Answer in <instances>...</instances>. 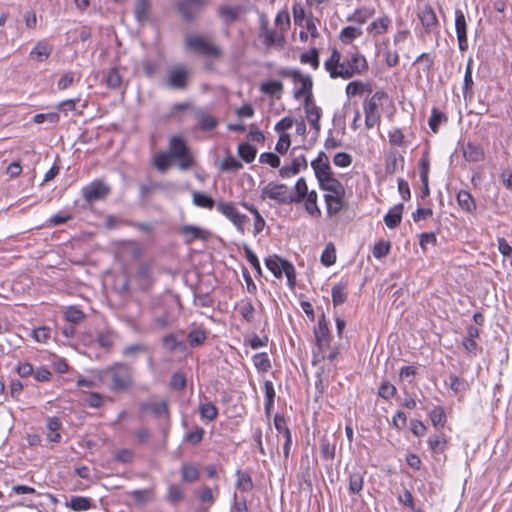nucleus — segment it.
I'll list each match as a JSON object with an SVG mask.
<instances>
[{
    "label": "nucleus",
    "mask_w": 512,
    "mask_h": 512,
    "mask_svg": "<svg viewBox=\"0 0 512 512\" xmlns=\"http://www.w3.org/2000/svg\"><path fill=\"white\" fill-rule=\"evenodd\" d=\"M324 68L331 78L348 80L365 74L369 65L365 56L354 47L345 54L333 49L330 57L324 62Z\"/></svg>",
    "instance_id": "f257e3e1"
},
{
    "label": "nucleus",
    "mask_w": 512,
    "mask_h": 512,
    "mask_svg": "<svg viewBox=\"0 0 512 512\" xmlns=\"http://www.w3.org/2000/svg\"><path fill=\"white\" fill-rule=\"evenodd\" d=\"M98 379L114 393L130 390L134 385L133 368L125 362H115L97 373Z\"/></svg>",
    "instance_id": "f03ea898"
},
{
    "label": "nucleus",
    "mask_w": 512,
    "mask_h": 512,
    "mask_svg": "<svg viewBox=\"0 0 512 512\" xmlns=\"http://www.w3.org/2000/svg\"><path fill=\"white\" fill-rule=\"evenodd\" d=\"M167 153L178 160V167L181 170H188L194 166V158L190 154L185 140L180 136H172L169 139V151Z\"/></svg>",
    "instance_id": "7ed1b4c3"
},
{
    "label": "nucleus",
    "mask_w": 512,
    "mask_h": 512,
    "mask_svg": "<svg viewBox=\"0 0 512 512\" xmlns=\"http://www.w3.org/2000/svg\"><path fill=\"white\" fill-rule=\"evenodd\" d=\"M282 76L289 77L295 84H300V87L294 91V98L300 99L305 97V104L308 105L312 102V86L313 82L309 75H303L299 70H283L280 72Z\"/></svg>",
    "instance_id": "20e7f679"
},
{
    "label": "nucleus",
    "mask_w": 512,
    "mask_h": 512,
    "mask_svg": "<svg viewBox=\"0 0 512 512\" xmlns=\"http://www.w3.org/2000/svg\"><path fill=\"white\" fill-rule=\"evenodd\" d=\"M259 37L263 39V42L267 49L277 48L283 49L285 45V37L282 32H277L274 29L269 28V21L264 13L259 15Z\"/></svg>",
    "instance_id": "39448f33"
},
{
    "label": "nucleus",
    "mask_w": 512,
    "mask_h": 512,
    "mask_svg": "<svg viewBox=\"0 0 512 512\" xmlns=\"http://www.w3.org/2000/svg\"><path fill=\"white\" fill-rule=\"evenodd\" d=\"M266 267L273 273L276 278H281L284 273L290 287L296 282V273L294 266L287 260L277 255L269 256L265 259Z\"/></svg>",
    "instance_id": "423d86ee"
},
{
    "label": "nucleus",
    "mask_w": 512,
    "mask_h": 512,
    "mask_svg": "<svg viewBox=\"0 0 512 512\" xmlns=\"http://www.w3.org/2000/svg\"><path fill=\"white\" fill-rule=\"evenodd\" d=\"M185 45L187 48L206 56L220 57L222 54L218 46L201 36H187Z\"/></svg>",
    "instance_id": "0eeeda50"
},
{
    "label": "nucleus",
    "mask_w": 512,
    "mask_h": 512,
    "mask_svg": "<svg viewBox=\"0 0 512 512\" xmlns=\"http://www.w3.org/2000/svg\"><path fill=\"white\" fill-rule=\"evenodd\" d=\"M217 210L227 217L241 233H245V224L248 221V217L245 214L240 213L232 202H220L217 204Z\"/></svg>",
    "instance_id": "6e6552de"
},
{
    "label": "nucleus",
    "mask_w": 512,
    "mask_h": 512,
    "mask_svg": "<svg viewBox=\"0 0 512 512\" xmlns=\"http://www.w3.org/2000/svg\"><path fill=\"white\" fill-rule=\"evenodd\" d=\"M287 190L285 184L270 182L262 189L261 197L275 200L278 204H292L291 195L288 194Z\"/></svg>",
    "instance_id": "1a4fd4ad"
},
{
    "label": "nucleus",
    "mask_w": 512,
    "mask_h": 512,
    "mask_svg": "<svg viewBox=\"0 0 512 512\" xmlns=\"http://www.w3.org/2000/svg\"><path fill=\"white\" fill-rule=\"evenodd\" d=\"M209 2L210 0H178L177 6L183 18L191 21Z\"/></svg>",
    "instance_id": "9d476101"
},
{
    "label": "nucleus",
    "mask_w": 512,
    "mask_h": 512,
    "mask_svg": "<svg viewBox=\"0 0 512 512\" xmlns=\"http://www.w3.org/2000/svg\"><path fill=\"white\" fill-rule=\"evenodd\" d=\"M455 31L459 50L465 52L468 49L467 22L463 11L460 9L455 11Z\"/></svg>",
    "instance_id": "9b49d317"
},
{
    "label": "nucleus",
    "mask_w": 512,
    "mask_h": 512,
    "mask_svg": "<svg viewBox=\"0 0 512 512\" xmlns=\"http://www.w3.org/2000/svg\"><path fill=\"white\" fill-rule=\"evenodd\" d=\"M110 192V188L102 182H93L82 189V194L88 203L104 199Z\"/></svg>",
    "instance_id": "f8f14e48"
},
{
    "label": "nucleus",
    "mask_w": 512,
    "mask_h": 512,
    "mask_svg": "<svg viewBox=\"0 0 512 512\" xmlns=\"http://www.w3.org/2000/svg\"><path fill=\"white\" fill-rule=\"evenodd\" d=\"M189 71L184 66H176L170 70L167 85L173 89L184 90L187 87Z\"/></svg>",
    "instance_id": "ddd939ff"
},
{
    "label": "nucleus",
    "mask_w": 512,
    "mask_h": 512,
    "mask_svg": "<svg viewBox=\"0 0 512 512\" xmlns=\"http://www.w3.org/2000/svg\"><path fill=\"white\" fill-rule=\"evenodd\" d=\"M314 334L320 351L324 352V349L329 347L331 341L329 328L324 314L319 318L318 326L315 329Z\"/></svg>",
    "instance_id": "4468645a"
},
{
    "label": "nucleus",
    "mask_w": 512,
    "mask_h": 512,
    "mask_svg": "<svg viewBox=\"0 0 512 512\" xmlns=\"http://www.w3.org/2000/svg\"><path fill=\"white\" fill-rule=\"evenodd\" d=\"M419 20L427 33L432 32L438 25L437 16L430 5H425L418 12Z\"/></svg>",
    "instance_id": "2eb2a0df"
},
{
    "label": "nucleus",
    "mask_w": 512,
    "mask_h": 512,
    "mask_svg": "<svg viewBox=\"0 0 512 512\" xmlns=\"http://www.w3.org/2000/svg\"><path fill=\"white\" fill-rule=\"evenodd\" d=\"M308 162L305 155L301 154L299 156L294 157L291 165L283 166L279 170V174L282 178H289L293 175H296L300 172L301 169H307Z\"/></svg>",
    "instance_id": "dca6fc26"
},
{
    "label": "nucleus",
    "mask_w": 512,
    "mask_h": 512,
    "mask_svg": "<svg viewBox=\"0 0 512 512\" xmlns=\"http://www.w3.org/2000/svg\"><path fill=\"white\" fill-rule=\"evenodd\" d=\"M244 12V8L241 5H221L218 8V15L224 21L225 24L230 25L237 21L241 14Z\"/></svg>",
    "instance_id": "f3484780"
},
{
    "label": "nucleus",
    "mask_w": 512,
    "mask_h": 512,
    "mask_svg": "<svg viewBox=\"0 0 512 512\" xmlns=\"http://www.w3.org/2000/svg\"><path fill=\"white\" fill-rule=\"evenodd\" d=\"M317 180L333 173L327 155L321 151L317 158L311 162Z\"/></svg>",
    "instance_id": "a211bd4d"
},
{
    "label": "nucleus",
    "mask_w": 512,
    "mask_h": 512,
    "mask_svg": "<svg viewBox=\"0 0 512 512\" xmlns=\"http://www.w3.org/2000/svg\"><path fill=\"white\" fill-rule=\"evenodd\" d=\"M53 52V45L47 40L38 41L29 53V57L38 62L47 60Z\"/></svg>",
    "instance_id": "6ab92c4d"
},
{
    "label": "nucleus",
    "mask_w": 512,
    "mask_h": 512,
    "mask_svg": "<svg viewBox=\"0 0 512 512\" xmlns=\"http://www.w3.org/2000/svg\"><path fill=\"white\" fill-rule=\"evenodd\" d=\"M344 196L345 191L339 192V195L333 193L324 196L328 215H336L342 210L344 206Z\"/></svg>",
    "instance_id": "aec40b11"
},
{
    "label": "nucleus",
    "mask_w": 512,
    "mask_h": 512,
    "mask_svg": "<svg viewBox=\"0 0 512 512\" xmlns=\"http://www.w3.org/2000/svg\"><path fill=\"white\" fill-rule=\"evenodd\" d=\"M318 182L320 189L327 191L328 194L339 195V192L345 191L343 184L334 177L333 173L319 179Z\"/></svg>",
    "instance_id": "412c9836"
},
{
    "label": "nucleus",
    "mask_w": 512,
    "mask_h": 512,
    "mask_svg": "<svg viewBox=\"0 0 512 512\" xmlns=\"http://www.w3.org/2000/svg\"><path fill=\"white\" fill-rule=\"evenodd\" d=\"M463 156L469 162H480L484 160L485 153L479 144L468 142L463 146Z\"/></svg>",
    "instance_id": "4be33fe9"
},
{
    "label": "nucleus",
    "mask_w": 512,
    "mask_h": 512,
    "mask_svg": "<svg viewBox=\"0 0 512 512\" xmlns=\"http://www.w3.org/2000/svg\"><path fill=\"white\" fill-rule=\"evenodd\" d=\"M385 97L387 94L384 91H376L371 98L366 99L363 103L364 114H380L379 103Z\"/></svg>",
    "instance_id": "5701e85b"
},
{
    "label": "nucleus",
    "mask_w": 512,
    "mask_h": 512,
    "mask_svg": "<svg viewBox=\"0 0 512 512\" xmlns=\"http://www.w3.org/2000/svg\"><path fill=\"white\" fill-rule=\"evenodd\" d=\"M403 209L404 205L399 203L392 207L384 216V222L388 228L394 229L401 223Z\"/></svg>",
    "instance_id": "b1692460"
},
{
    "label": "nucleus",
    "mask_w": 512,
    "mask_h": 512,
    "mask_svg": "<svg viewBox=\"0 0 512 512\" xmlns=\"http://www.w3.org/2000/svg\"><path fill=\"white\" fill-rule=\"evenodd\" d=\"M306 117L311 126L317 133L320 131L321 108L310 102L305 104Z\"/></svg>",
    "instance_id": "393cba45"
},
{
    "label": "nucleus",
    "mask_w": 512,
    "mask_h": 512,
    "mask_svg": "<svg viewBox=\"0 0 512 512\" xmlns=\"http://www.w3.org/2000/svg\"><path fill=\"white\" fill-rule=\"evenodd\" d=\"M391 25V19L389 16L384 15L374 20L367 28L369 34L373 36L382 35L387 32Z\"/></svg>",
    "instance_id": "a878e982"
},
{
    "label": "nucleus",
    "mask_w": 512,
    "mask_h": 512,
    "mask_svg": "<svg viewBox=\"0 0 512 512\" xmlns=\"http://www.w3.org/2000/svg\"><path fill=\"white\" fill-rule=\"evenodd\" d=\"M457 203L459 207L467 213H474L476 211V202L471 193L466 190H460L458 192Z\"/></svg>",
    "instance_id": "bb28decb"
},
{
    "label": "nucleus",
    "mask_w": 512,
    "mask_h": 512,
    "mask_svg": "<svg viewBox=\"0 0 512 512\" xmlns=\"http://www.w3.org/2000/svg\"><path fill=\"white\" fill-rule=\"evenodd\" d=\"M140 409L142 412L150 410L159 418H167L169 416V409L166 401H161L159 403L145 402L140 405Z\"/></svg>",
    "instance_id": "cd10ccee"
},
{
    "label": "nucleus",
    "mask_w": 512,
    "mask_h": 512,
    "mask_svg": "<svg viewBox=\"0 0 512 512\" xmlns=\"http://www.w3.org/2000/svg\"><path fill=\"white\" fill-rule=\"evenodd\" d=\"M318 194L315 190L310 191L304 198L306 212L311 216H320L321 210L317 205Z\"/></svg>",
    "instance_id": "c85d7f7f"
},
{
    "label": "nucleus",
    "mask_w": 512,
    "mask_h": 512,
    "mask_svg": "<svg viewBox=\"0 0 512 512\" xmlns=\"http://www.w3.org/2000/svg\"><path fill=\"white\" fill-rule=\"evenodd\" d=\"M309 192L305 178H299L294 186V194L291 195V203L303 202Z\"/></svg>",
    "instance_id": "c756f323"
},
{
    "label": "nucleus",
    "mask_w": 512,
    "mask_h": 512,
    "mask_svg": "<svg viewBox=\"0 0 512 512\" xmlns=\"http://www.w3.org/2000/svg\"><path fill=\"white\" fill-rule=\"evenodd\" d=\"M168 184L150 181L147 184L139 185V195L142 199H148L156 190H166Z\"/></svg>",
    "instance_id": "7c9ffc66"
},
{
    "label": "nucleus",
    "mask_w": 512,
    "mask_h": 512,
    "mask_svg": "<svg viewBox=\"0 0 512 512\" xmlns=\"http://www.w3.org/2000/svg\"><path fill=\"white\" fill-rule=\"evenodd\" d=\"M182 234L189 236L187 243H191L195 239L207 240L208 232L196 226L185 225L181 229Z\"/></svg>",
    "instance_id": "2f4dec72"
},
{
    "label": "nucleus",
    "mask_w": 512,
    "mask_h": 512,
    "mask_svg": "<svg viewBox=\"0 0 512 512\" xmlns=\"http://www.w3.org/2000/svg\"><path fill=\"white\" fill-rule=\"evenodd\" d=\"M128 495L138 504L144 505L153 499L154 489L146 488L140 490H133L129 492Z\"/></svg>",
    "instance_id": "473e14b6"
},
{
    "label": "nucleus",
    "mask_w": 512,
    "mask_h": 512,
    "mask_svg": "<svg viewBox=\"0 0 512 512\" xmlns=\"http://www.w3.org/2000/svg\"><path fill=\"white\" fill-rule=\"evenodd\" d=\"M260 90L267 95L279 98L283 92V84L276 80L264 82L261 84Z\"/></svg>",
    "instance_id": "72a5a7b5"
},
{
    "label": "nucleus",
    "mask_w": 512,
    "mask_h": 512,
    "mask_svg": "<svg viewBox=\"0 0 512 512\" xmlns=\"http://www.w3.org/2000/svg\"><path fill=\"white\" fill-rule=\"evenodd\" d=\"M364 485L363 474L359 471L351 472L349 474V492L351 494H358Z\"/></svg>",
    "instance_id": "f704fd0d"
},
{
    "label": "nucleus",
    "mask_w": 512,
    "mask_h": 512,
    "mask_svg": "<svg viewBox=\"0 0 512 512\" xmlns=\"http://www.w3.org/2000/svg\"><path fill=\"white\" fill-rule=\"evenodd\" d=\"M171 158L167 152H160L155 155L153 165L158 171L165 173L171 166Z\"/></svg>",
    "instance_id": "c9c22d12"
},
{
    "label": "nucleus",
    "mask_w": 512,
    "mask_h": 512,
    "mask_svg": "<svg viewBox=\"0 0 512 512\" xmlns=\"http://www.w3.org/2000/svg\"><path fill=\"white\" fill-rule=\"evenodd\" d=\"M449 380V387L456 394L466 392L470 389V385L465 379L454 374L449 375Z\"/></svg>",
    "instance_id": "e433bc0d"
},
{
    "label": "nucleus",
    "mask_w": 512,
    "mask_h": 512,
    "mask_svg": "<svg viewBox=\"0 0 512 512\" xmlns=\"http://www.w3.org/2000/svg\"><path fill=\"white\" fill-rule=\"evenodd\" d=\"M196 117L198 119L199 126L202 130H205V131L212 130L217 126L216 119L213 116H211L201 110L196 112Z\"/></svg>",
    "instance_id": "4c0bfd02"
},
{
    "label": "nucleus",
    "mask_w": 512,
    "mask_h": 512,
    "mask_svg": "<svg viewBox=\"0 0 512 512\" xmlns=\"http://www.w3.org/2000/svg\"><path fill=\"white\" fill-rule=\"evenodd\" d=\"M236 476V487L238 490L241 492H249L253 489V482L248 473L238 470Z\"/></svg>",
    "instance_id": "58836bf2"
},
{
    "label": "nucleus",
    "mask_w": 512,
    "mask_h": 512,
    "mask_svg": "<svg viewBox=\"0 0 512 512\" xmlns=\"http://www.w3.org/2000/svg\"><path fill=\"white\" fill-rule=\"evenodd\" d=\"M182 480L187 483H193L199 479V470L191 465L184 463L181 466Z\"/></svg>",
    "instance_id": "ea45409f"
},
{
    "label": "nucleus",
    "mask_w": 512,
    "mask_h": 512,
    "mask_svg": "<svg viewBox=\"0 0 512 512\" xmlns=\"http://www.w3.org/2000/svg\"><path fill=\"white\" fill-rule=\"evenodd\" d=\"M238 153L244 161L250 163L255 159L257 149L249 143H241L238 146Z\"/></svg>",
    "instance_id": "a19ab883"
},
{
    "label": "nucleus",
    "mask_w": 512,
    "mask_h": 512,
    "mask_svg": "<svg viewBox=\"0 0 512 512\" xmlns=\"http://www.w3.org/2000/svg\"><path fill=\"white\" fill-rule=\"evenodd\" d=\"M300 62L303 64H310L313 69H317L320 64L319 50L314 47L309 52L302 53L300 56Z\"/></svg>",
    "instance_id": "79ce46f5"
},
{
    "label": "nucleus",
    "mask_w": 512,
    "mask_h": 512,
    "mask_svg": "<svg viewBox=\"0 0 512 512\" xmlns=\"http://www.w3.org/2000/svg\"><path fill=\"white\" fill-rule=\"evenodd\" d=\"M67 506L74 511H85L90 509L91 503L88 498L74 496L70 499V502L67 503Z\"/></svg>",
    "instance_id": "37998d69"
},
{
    "label": "nucleus",
    "mask_w": 512,
    "mask_h": 512,
    "mask_svg": "<svg viewBox=\"0 0 512 512\" xmlns=\"http://www.w3.org/2000/svg\"><path fill=\"white\" fill-rule=\"evenodd\" d=\"M346 287L343 284H337L332 287L331 296L335 306L343 304L347 300Z\"/></svg>",
    "instance_id": "c03bdc74"
},
{
    "label": "nucleus",
    "mask_w": 512,
    "mask_h": 512,
    "mask_svg": "<svg viewBox=\"0 0 512 512\" xmlns=\"http://www.w3.org/2000/svg\"><path fill=\"white\" fill-rule=\"evenodd\" d=\"M193 203L199 207L207 209H212L215 205L213 198L201 192L193 193Z\"/></svg>",
    "instance_id": "a18cd8bd"
},
{
    "label": "nucleus",
    "mask_w": 512,
    "mask_h": 512,
    "mask_svg": "<svg viewBox=\"0 0 512 512\" xmlns=\"http://www.w3.org/2000/svg\"><path fill=\"white\" fill-rule=\"evenodd\" d=\"M375 14L374 8L363 7L356 10L350 20L363 24Z\"/></svg>",
    "instance_id": "49530a36"
},
{
    "label": "nucleus",
    "mask_w": 512,
    "mask_h": 512,
    "mask_svg": "<svg viewBox=\"0 0 512 512\" xmlns=\"http://www.w3.org/2000/svg\"><path fill=\"white\" fill-rule=\"evenodd\" d=\"M446 120L447 117L442 112H440L436 108H433L431 111V116L428 121V125L434 133H437L441 122Z\"/></svg>",
    "instance_id": "de8ad7c7"
},
{
    "label": "nucleus",
    "mask_w": 512,
    "mask_h": 512,
    "mask_svg": "<svg viewBox=\"0 0 512 512\" xmlns=\"http://www.w3.org/2000/svg\"><path fill=\"white\" fill-rule=\"evenodd\" d=\"M199 412L202 419L213 421L218 415V409L210 402L204 403L200 406Z\"/></svg>",
    "instance_id": "09e8293b"
},
{
    "label": "nucleus",
    "mask_w": 512,
    "mask_h": 512,
    "mask_svg": "<svg viewBox=\"0 0 512 512\" xmlns=\"http://www.w3.org/2000/svg\"><path fill=\"white\" fill-rule=\"evenodd\" d=\"M360 35V29L353 26H348L342 29L340 33V39L343 43L349 44Z\"/></svg>",
    "instance_id": "8fccbe9b"
},
{
    "label": "nucleus",
    "mask_w": 512,
    "mask_h": 512,
    "mask_svg": "<svg viewBox=\"0 0 512 512\" xmlns=\"http://www.w3.org/2000/svg\"><path fill=\"white\" fill-rule=\"evenodd\" d=\"M320 450L323 458L331 460L335 456V445L330 443L329 439L324 436L320 441Z\"/></svg>",
    "instance_id": "3c124183"
},
{
    "label": "nucleus",
    "mask_w": 512,
    "mask_h": 512,
    "mask_svg": "<svg viewBox=\"0 0 512 512\" xmlns=\"http://www.w3.org/2000/svg\"><path fill=\"white\" fill-rule=\"evenodd\" d=\"M122 83V77L116 68H111L106 75V84L111 89H117Z\"/></svg>",
    "instance_id": "603ef678"
},
{
    "label": "nucleus",
    "mask_w": 512,
    "mask_h": 512,
    "mask_svg": "<svg viewBox=\"0 0 512 512\" xmlns=\"http://www.w3.org/2000/svg\"><path fill=\"white\" fill-rule=\"evenodd\" d=\"M321 262L325 266H331L336 262V251L332 243H329L322 252Z\"/></svg>",
    "instance_id": "864d4df0"
},
{
    "label": "nucleus",
    "mask_w": 512,
    "mask_h": 512,
    "mask_svg": "<svg viewBox=\"0 0 512 512\" xmlns=\"http://www.w3.org/2000/svg\"><path fill=\"white\" fill-rule=\"evenodd\" d=\"M146 352H148V347L144 344L137 343V344H132V345L126 346L123 349L122 354L125 357H136L138 354L146 353Z\"/></svg>",
    "instance_id": "5fc2aeb1"
},
{
    "label": "nucleus",
    "mask_w": 512,
    "mask_h": 512,
    "mask_svg": "<svg viewBox=\"0 0 512 512\" xmlns=\"http://www.w3.org/2000/svg\"><path fill=\"white\" fill-rule=\"evenodd\" d=\"M152 270V262L141 263L137 270V278L141 281L148 282L151 279Z\"/></svg>",
    "instance_id": "6e6d98bb"
},
{
    "label": "nucleus",
    "mask_w": 512,
    "mask_h": 512,
    "mask_svg": "<svg viewBox=\"0 0 512 512\" xmlns=\"http://www.w3.org/2000/svg\"><path fill=\"white\" fill-rule=\"evenodd\" d=\"M274 425H275V428L276 430L280 433V434H283L284 438H287V437H292L291 436V432L287 426V422H286V419L283 415H280V414H276L275 417H274Z\"/></svg>",
    "instance_id": "4d7b16f0"
},
{
    "label": "nucleus",
    "mask_w": 512,
    "mask_h": 512,
    "mask_svg": "<svg viewBox=\"0 0 512 512\" xmlns=\"http://www.w3.org/2000/svg\"><path fill=\"white\" fill-rule=\"evenodd\" d=\"M397 499L400 504L410 508L411 510L416 508L414 496L406 488L397 496Z\"/></svg>",
    "instance_id": "13d9d810"
},
{
    "label": "nucleus",
    "mask_w": 512,
    "mask_h": 512,
    "mask_svg": "<svg viewBox=\"0 0 512 512\" xmlns=\"http://www.w3.org/2000/svg\"><path fill=\"white\" fill-rule=\"evenodd\" d=\"M432 424L437 426H443L446 421V414L442 407L436 406L430 413Z\"/></svg>",
    "instance_id": "bf43d9fd"
},
{
    "label": "nucleus",
    "mask_w": 512,
    "mask_h": 512,
    "mask_svg": "<svg viewBox=\"0 0 512 512\" xmlns=\"http://www.w3.org/2000/svg\"><path fill=\"white\" fill-rule=\"evenodd\" d=\"M264 386H265V396H266L265 411L267 414H269L270 408L272 407V405L274 403L275 390H274L273 383L271 381H266Z\"/></svg>",
    "instance_id": "052dcab7"
},
{
    "label": "nucleus",
    "mask_w": 512,
    "mask_h": 512,
    "mask_svg": "<svg viewBox=\"0 0 512 512\" xmlns=\"http://www.w3.org/2000/svg\"><path fill=\"white\" fill-rule=\"evenodd\" d=\"M84 317V313L81 310L74 307H69L65 311V319L72 324L80 323L84 319Z\"/></svg>",
    "instance_id": "680f3d73"
},
{
    "label": "nucleus",
    "mask_w": 512,
    "mask_h": 512,
    "mask_svg": "<svg viewBox=\"0 0 512 512\" xmlns=\"http://www.w3.org/2000/svg\"><path fill=\"white\" fill-rule=\"evenodd\" d=\"M170 387L177 391H182L186 387V377L181 372H176L171 376Z\"/></svg>",
    "instance_id": "e2e57ef3"
},
{
    "label": "nucleus",
    "mask_w": 512,
    "mask_h": 512,
    "mask_svg": "<svg viewBox=\"0 0 512 512\" xmlns=\"http://www.w3.org/2000/svg\"><path fill=\"white\" fill-rule=\"evenodd\" d=\"M243 250L246 256V259L251 264V266L257 271L258 274L262 273L260 262L258 257L254 254V252L251 250V248L247 245H243Z\"/></svg>",
    "instance_id": "0e129e2a"
},
{
    "label": "nucleus",
    "mask_w": 512,
    "mask_h": 512,
    "mask_svg": "<svg viewBox=\"0 0 512 512\" xmlns=\"http://www.w3.org/2000/svg\"><path fill=\"white\" fill-rule=\"evenodd\" d=\"M243 167L242 163L233 156H227L223 159L221 168L224 171H238Z\"/></svg>",
    "instance_id": "69168bd1"
},
{
    "label": "nucleus",
    "mask_w": 512,
    "mask_h": 512,
    "mask_svg": "<svg viewBox=\"0 0 512 512\" xmlns=\"http://www.w3.org/2000/svg\"><path fill=\"white\" fill-rule=\"evenodd\" d=\"M396 392H397V389L393 384H391L389 382H384L379 387L378 395L385 400H389L392 397H394Z\"/></svg>",
    "instance_id": "338daca9"
},
{
    "label": "nucleus",
    "mask_w": 512,
    "mask_h": 512,
    "mask_svg": "<svg viewBox=\"0 0 512 512\" xmlns=\"http://www.w3.org/2000/svg\"><path fill=\"white\" fill-rule=\"evenodd\" d=\"M389 142L391 145L402 147L405 145V136L401 129L395 128L388 133Z\"/></svg>",
    "instance_id": "774afa93"
}]
</instances>
